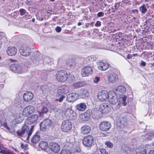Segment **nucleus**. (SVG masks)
Here are the masks:
<instances>
[{
  "instance_id": "obj_1",
  "label": "nucleus",
  "mask_w": 154,
  "mask_h": 154,
  "mask_svg": "<svg viewBox=\"0 0 154 154\" xmlns=\"http://www.w3.org/2000/svg\"><path fill=\"white\" fill-rule=\"evenodd\" d=\"M34 127V125L31 126L30 129H29V126L24 125L22 128L21 131L17 132V134L20 136L26 137V139L28 140L33 131Z\"/></svg>"
},
{
  "instance_id": "obj_2",
  "label": "nucleus",
  "mask_w": 154,
  "mask_h": 154,
  "mask_svg": "<svg viewBox=\"0 0 154 154\" xmlns=\"http://www.w3.org/2000/svg\"><path fill=\"white\" fill-rule=\"evenodd\" d=\"M68 77V73L64 70H60L57 72L56 74V78L60 82H65Z\"/></svg>"
},
{
  "instance_id": "obj_3",
  "label": "nucleus",
  "mask_w": 154,
  "mask_h": 154,
  "mask_svg": "<svg viewBox=\"0 0 154 154\" xmlns=\"http://www.w3.org/2000/svg\"><path fill=\"white\" fill-rule=\"evenodd\" d=\"M23 66L17 64H12L10 66V69L15 73L21 74L24 72Z\"/></svg>"
},
{
  "instance_id": "obj_4",
  "label": "nucleus",
  "mask_w": 154,
  "mask_h": 154,
  "mask_svg": "<svg viewBox=\"0 0 154 154\" xmlns=\"http://www.w3.org/2000/svg\"><path fill=\"white\" fill-rule=\"evenodd\" d=\"M65 117L70 120L75 119L77 117V115L75 112L71 109H67L63 112Z\"/></svg>"
},
{
  "instance_id": "obj_5",
  "label": "nucleus",
  "mask_w": 154,
  "mask_h": 154,
  "mask_svg": "<svg viewBox=\"0 0 154 154\" xmlns=\"http://www.w3.org/2000/svg\"><path fill=\"white\" fill-rule=\"evenodd\" d=\"M19 51L21 55L25 57L29 56L31 52L30 48L26 45H22L20 47Z\"/></svg>"
},
{
  "instance_id": "obj_6",
  "label": "nucleus",
  "mask_w": 154,
  "mask_h": 154,
  "mask_svg": "<svg viewBox=\"0 0 154 154\" xmlns=\"http://www.w3.org/2000/svg\"><path fill=\"white\" fill-rule=\"evenodd\" d=\"M94 138L91 135H88L85 137L82 141V143L86 147H91L93 142Z\"/></svg>"
},
{
  "instance_id": "obj_7",
  "label": "nucleus",
  "mask_w": 154,
  "mask_h": 154,
  "mask_svg": "<svg viewBox=\"0 0 154 154\" xmlns=\"http://www.w3.org/2000/svg\"><path fill=\"white\" fill-rule=\"evenodd\" d=\"M72 125L70 122L68 120L63 121L61 125V129L63 131L67 132L70 131L72 128Z\"/></svg>"
},
{
  "instance_id": "obj_8",
  "label": "nucleus",
  "mask_w": 154,
  "mask_h": 154,
  "mask_svg": "<svg viewBox=\"0 0 154 154\" xmlns=\"http://www.w3.org/2000/svg\"><path fill=\"white\" fill-rule=\"evenodd\" d=\"M34 107L29 105L25 107L23 109L22 115L24 117H27L32 114L34 111Z\"/></svg>"
},
{
  "instance_id": "obj_9",
  "label": "nucleus",
  "mask_w": 154,
  "mask_h": 154,
  "mask_svg": "<svg viewBox=\"0 0 154 154\" xmlns=\"http://www.w3.org/2000/svg\"><path fill=\"white\" fill-rule=\"evenodd\" d=\"M109 93L105 90L100 91L97 95L98 98L102 101H104L108 99L109 97Z\"/></svg>"
},
{
  "instance_id": "obj_10",
  "label": "nucleus",
  "mask_w": 154,
  "mask_h": 154,
  "mask_svg": "<svg viewBox=\"0 0 154 154\" xmlns=\"http://www.w3.org/2000/svg\"><path fill=\"white\" fill-rule=\"evenodd\" d=\"M127 119L123 117H120L117 120V125L118 128H124L127 125Z\"/></svg>"
},
{
  "instance_id": "obj_11",
  "label": "nucleus",
  "mask_w": 154,
  "mask_h": 154,
  "mask_svg": "<svg viewBox=\"0 0 154 154\" xmlns=\"http://www.w3.org/2000/svg\"><path fill=\"white\" fill-rule=\"evenodd\" d=\"M100 129L103 131H108L111 127V124L108 122L103 121L101 122L99 125Z\"/></svg>"
},
{
  "instance_id": "obj_12",
  "label": "nucleus",
  "mask_w": 154,
  "mask_h": 154,
  "mask_svg": "<svg viewBox=\"0 0 154 154\" xmlns=\"http://www.w3.org/2000/svg\"><path fill=\"white\" fill-rule=\"evenodd\" d=\"M99 110L102 113H107L111 110V108L107 103H103L100 105Z\"/></svg>"
},
{
  "instance_id": "obj_13",
  "label": "nucleus",
  "mask_w": 154,
  "mask_h": 154,
  "mask_svg": "<svg viewBox=\"0 0 154 154\" xmlns=\"http://www.w3.org/2000/svg\"><path fill=\"white\" fill-rule=\"evenodd\" d=\"M110 65L107 61H103L99 62L98 67L99 69L101 71H105L109 67Z\"/></svg>"
},
{
  "instance_id": "obj_14",
  "label": "nucleus",
  "mask_w": 154,
  "mask_h": 154,
  "mask_svg": "<svg viewBox=\"0 0 154 154\" xmlns=\"http://www.w3.org/2000/svg\"><path fill=\"white\" fill-rule=\"evenodd\" d=\"M109 102L112 104H115L117 102L118 99L117 95L114 91L110 92L108 98Z\"/></svg>"
},
{
  "instance_id": "obj_15",
  "label": "nucleus",
  "mask_w": 154,
  "mask_h": 154,
  "mask_svg": "<svg viewBox=\"0 0 154 154\" xmlns=\"http://www.w3.org/2000/svg\"><path fill=\"white\" fill-rule=\"evenodd\" d=\"M51 121L50 119H46L43 120L40 125L41 129L44 130L48 128L51 126Z\"/></svg>"
},
{
  "instance_id": "obj_16",
  "label": "nucleus",
  "mask_w": 154,
  "mask_h": 154,
  "mask_svg": "<svg viewBox=\"0 0 154 154\" xmlns=\"http://www.w3.org/2000/svg\"><path fill=\"white\" fill-rule=\"evenodd\" d=\"M107 79L109 83H114L118 80V76L116 73L112 72L108 75Z\"/></svg>"
},
{
  "instance_id": "obj_17",
  "label": "nucleus",
  "mask_w": 154,
  "mask_h": 154,
  "mask_svg": "<svg viewBox=\"0 0 154 154\" xmlns=\"http://www.w3.org/2000/svg\"><path fill=\"white\" fill-rule=\"evenodd\" d=\"M92 73V69L91 67L86 66L83 68L81 71V74L82 76H88Z\"/></svg>"
},
{
  "instance_id": "obj_18",
  "label": "nucleus",
  "mask_w": 154,
  "mask_h": 154,
  "mask_svg": "<svg viewBox=\"0 0 154 154\" xmlns=\"http://www.w3.org/2000/svg\"><path fill=\"white\" fill-rule=\"evenodd\" d=\"M34 95L31 92L27 91L23 94V100L26 102L31 101L33 98Z\"/></svg>"
},
{
  "instance_id": "obj_19",
  "label": "nucleus",
  "mask_w": 154,
  "mask_h": 154,
  "mask_svg": "<svg viewBox=\"0 0 154 154\" xmlns=\"http://www.w3.org/2000/svg\"><path fill=\"white\" fill-rule=\"evenodd\" d=\"M38 119V116L34 114L27 118L26 123L27 124H31L35 123Z\"/></svg>"
},
{
  "instance_id": "obj_20",
  "label": "nucleus",
  "mask_w": 154,
  "mask_h": 154,
  "mask_svg": "<svg viewBox=\"0 0 154 154\" xmlns=\"http://www.w3.org/2000/svg\"><path fill=\"white\" fill-rule=\"evenodd\" d=\"M79 95L76 93H72L69 94L66 98L67 100L69 102H73L77 100Z\"/></svg>"
},
{
  "instance_id": "obj_21",
  "label": "nucleus",
  "mask_w": 154,
  "mask_h": 154,
  "mask_svg": "<svg viewBox=\"0 0 154 154\" xmlns=\"http://www.w3.org/2000/svg\"><path fill=\"white\" fill-rule=\"evenodd\" d=\"M49 148L54 152H58L60 149V147L59 145L55 143H50Z\"/></svg>"
},
{
  "instance_id": "obj_22",
  "label": "nucleus",
  "mask_w": 154,
  "mask_h": 154,
  "mask_svg": "<svg viewBox=\"0 0 154 154\" xmlns=\"http://www.w3.org/2000/svg\"><path fill=\"white\" fill-rule=\"evenodd\" d=\"M81 133L83 135L89 134L91 131V127L88 125H85L81 128Z\"/></svg>"
},
{
  "instance_id": "obj_23",
  "label": "nucleus",
  "mask_w": 154,
  "mask_h": 154,
  "mask_svg": "<svg viewBox=\"0 0 154 154\" xmlns=\"http://www.w3.org/2000/svg\"><path fill=\"white\" fill-rule=\"evenodd\" d=\"M69 91V88L66 85H63L58 87L57 93L59 94H66Z\"/></svg>"
},
{
  "instance_id": "obj_24",
  "label": "nucleus",
  "mask_w": 154,
  "mask_h": 154,
  "mask_svg": "<svg viewBox=\"0 0 154 154\" xmlns=\"http://www.w3.org/2000/svg\"><path fill=\"white\" fill-rule=\"evenodd\" d=\"M6 52L9 56H14L17 53V49L13 46L9 47L7 48Z\"/></svg>"
},
{
  "instance_id": "obj_25",
  "label": "nucleus",
  "mask_w": 154,
  "mask_h": 154,
  "mask_svg": "<svg viewBox=\"0 0 154 154\" xmlns=\"http://www.w3.org/2000/svg\"><path fill=\"white\" fill-rule=\"evenodd\" d=\"M21 114L19 112H12L11 115V118L17 122H19L21 118Z\"/></svg>"
},
{
  "instance_id": "obj_26",
  "label": "nucleus",
  "mask_w": 154,
  "mask_h": 154,
  "mask_svg": "<svg viewBox=\"0 0 154 154\" xmlns=\"http://www.w3.org/2000/svg\"><path fill=\"white\" fill-rule=\"evenodd\" d=\"M90 117V113L89 112H85L84 113L81 114L80 116L81 119L83 121L88 120Z\"/></svg>"
},
{
  "instance_id": "obj_27",
  "label": "nucleus",
  "mask_w": 154,
  "mask_h": 154,
  "mask_svg": "<svg viewBox=\"0 0 154 154\" xmlns=\"http://www.w3.org/2000/svg\"><path fill=\"white\" fill-rule=\"evenodd\" d=\"M0 153L3 154H12L13 152L5 147L0 146Z\"/></svg>"
},
{
  "instance_id": "obj_28",
  "label": "nucleus",
  "mask_w": 154,
  "mask_h": 154,
  "mask_svg": "<svg viewBox=\"0 0 154 154\" xmlns=\"http://www.w3.org/2000/svg\"><path fill=\"white\" fill-rule=\"evenodd\" d=\"M153 136H154V131H152L146 134L144 136H143V137H145V138L143 137L144 140H151Z\"/></svg>"
},
{
  "instance_id": "obj_29",
  "label": "nucleus",
  "mask_w": 154,
  "mask_h": 154,
  "mask_svg": "<svg viewBox=\"0 0 154 154\" xmlns=\"http://www.w3.org/2000/svg\"><path fill=\"white\" fill-rule=\"evenodd\" d=\"M76 107L79 110L83 111L86 109V106L85 103H81L77 105L76 106Z\"/></svg>"
},
{
  "instance_id": "obj_30",
  "label": "nucleus",
  "mask_w": 154,
  "mask_h": 154,
  "mask_svg": "<svg viewBox=\"0 0 154 154\" xmlns=\"http://www.w3.org/2000/svg\"><path fill=\"white\" fill-rule=\"evenodd\" d=\"M39 146L42 149L46 150L48 148V144L47 143L44 141H41L39 143Z\"/></svg>"
},
{
  "instance_id": "obj_31",
  "label": "nucleus",
  "mask_w": 154,
  "mask_h": 154,
  "mask_svg": "<svg viewBox=\"0 0 154 154\" xmlns=\"http://www.w3.org/2000/svg\"><path fill=\"white\" fill-rule=\"evenodd\" d=\"M136 151L137 154H146V149L143 148H137Z\"/></svg>"
},
{
  "instance_id": "obj_32",
  "label": "nucleus",
  "mask_w": 154,
  "mask_h": 154,
  "mask_svg": "<svg viewBox=\"0 0 154 154\" xmlns=\"http://www.w3.org/2000/svg\"><path fill=\"white\" fill-rule=\"evenodd\" d=\"M41 90L44 94H48L50 93V89L48 87L47 85H43L41 88Z\"/></svg>"
},
{
  "instance_id": "obj_33",
  "label": "nucleus",
  "mask_w": 154,
  "mask_h": 154,
  "mask_svg": "<svg viewBox=\"0 0 154 154\" xmlns=\"http://www.w3.org/2000/svg\"><path fill=\"white\" fill-rule=\"evenodd\" d=\"M89 93L86 90H82L80 96L82 98H85L89 96Z\"/></svg>"
},
{
  "instance_id": "obj_34",
  "label": "nucleus",
  "mask_w": 154,
  "mask_h": 154,
  "mask_svg": "<svg viewBox=\"0 0 154 154\" xmlns=\"http://www.w3.org/2000/svg\"><path fill=\"white\" fill-rule=\"evenodd\" d=\"M66 64L70 67H74L75 64V61L71 59L68 60L66 61Z\"/></svg>"
},
{
  "instance_id": "obj_35",
  "label": "nucleus",
  "mask_w": 154,
  "mask_h": 154,
  "mask_svg": "<svg viewBox=\"0 0 154 154\" xmlns=\"http://www.w3.org/2000/svg\"><path fill=\"white\" fill-rule=\"evenodd\" d=\"M40 139L39 136L37 135H35L31 139V141L33 143H36L38 142Z\"/></svg>"
},
{
  "instance_id": "obj_36",
  "label": "nucleus",
  "mask_w": 154,
  "mask_h": 154,
  "mask_svg": "<svg viewBox=\"0 0 154 154\" xmlns=\"http://www.w3.org/2000/svg\"><path fill=\"white\" fill-rule=\"evenodd\" d=\"M48 111L47 108L45 107H43L39 112L40 116L41 117L43 116V113H46Z\"/></svg>"
},
{
  "instance_id": "obj_37",
  "label": "nucleus",
  "mask_w": 154,
  "mask_h": 154,
  "mask_svg": "<svg viewBox=\"0 0 154 154\" xmlns=\"http://www.w3.org/2000/svg\"><path fill=\"white\" fill-rule=\"evenodd\" d=\"M81 149L79 146L77 145L75 146L73 150V152H72V154H77L81 152Z\"/></svg>"
},
{
  "instance_id": "obj_38",
  "label": "nucleus",
  "mask_w": 154,
  "mask_h": 154,
  "mask_svg": "<svg viewBox=\"0 0 154 154\" xmlns=\"http://www.w3.org/2000/svg\"><path fill=\"white\" fill-rule=\"evenodd\" d=\"M125 88L124 86L122 85L118 86L116 89V91L122 93H124L125 92Z\"/></svg>"
},
{
  "instance_id": "obj_39",
  "label": "nucleus",
  "mask_w": 154,
  "mask_h": 154,
  "mask_svg": "<svg viewBox=\"0 0 154 154\" xmlns=\"http://www.w3.org/2000/svg\"><path fill=\"white\" fill-rule=\"evenodd\" d=\"M139 10L143 14H145L147 11V9L144 4L140 7Z\"/></svg>"
},
{
  "instance_id": "obj_40",
  "label": "nucleus",
  "mask_w": 154,
  "mask_h": 154,
  "mask_svg": "<svg viewBox=\"0 0 154 154\" xmlns=\"http://www.w3.org/2000/svg\"><path fill=\"white\" fill-rule=\"evenodd\" d=\"M73 86L75 88L80 87L82 86V83L80 82H77L73 84Z\"/></svg>"
},
{
  "instance_id": "obj_41",
  "label": "nucleus",
  "mask_w": 154,
  "mask_h": 154,
  "mask_svg": "<svg viewBox=\"0 0 154 154\" xmlns=\"http://www.w3.org/2000/svg\"><path fill=\"white\" fill-rule=\"evenodd\" d=\"M72 153L68 150L63 149L61 151L60 154H72Z\"/></svg>"
},
{
  "instance_id": "obj_42",
  "label": "nucleus",
  "mask_w": 154,
  "mask_h": 154,
  "mask_svg": "<svg viewBox=\"0 0 154 154\" xmlns=\"http://www.w3.org/2000/svg\"><path fill=\"white\" fill-rule=\"evenodd\" d=\"M121 98L122 99V101L123 102V104L124 106H125L127 104V103L125 102L126 99L127 98V96L125 95H123L121 97Z\"/></svg>"
},
{
  "instance_id": "obj_43",
  "label": "nucleus",
  "mask_w": 154,
  "mask_h": 154,
  "mask_svg": "<svg viewBox=\"0 0 154 154\" xmlns=\"http://www.w3.org/2000/svg\"><path fill=\"white\" fill-rule=\"evenodd\" d=\"M105 144L109 148H111L113 146V144L109 141L106 142Z\"/></svg>"
},
{
  "instance_id": "obj_44",
  "label": "nucleus",
  "mask_w": 154,
  "mask_h": 154,
  "mask_svg": "<svg viewBox=\"0 0 154 154\" xmlns=\"http://www.w3.org/2000/svg\"><path fill=\"white\" fill-rule=\"evenodd\" d=\"M6 128L12 134H13L15 132V130H14V128L13 127H11L10 128L9 127L7 126L6 127Z\"/></svg>"
},
{
  "instance_id": "obj_45",
  "label": "nucleus",
  "mask_w": 154,
  "mask_h": 154,
  "mask_svg": "<svg viewBox=\"0 0 154 154\" xmlns=\"http://www.w3.org/2000/svg\"><path fill=\"white\" fill-rule=\"evenodd\" d=\"M65 96L64 95H62L59 98V99H56L55 101H59V102H62L63 99L65 98Z\"/></svg>"
},
{
  "instance_id": "obj_46",
  "label": "nucleus",
  "mask_w": 154,
  "mask_h": 154,
  "mask_svg": "<svg viewBox=\"0 0 154 154\" xmlns=\"http://www.w3.org/2000/svg\"><path fill=\"white\" fill-rule=\"evenodd\" d=\"M119 6V4L118 3H116L115 4V5L113 7L115 9H114L112 11V12H115L117 11V10L118 9V7Z\"/></svg>"
},
{
  "instance_id": "obj_47",
  "label": "nucleus",
  "mask_w": 154,
  "mask_h": 154,
  "mask_svg": "<svg viewBox=\"0 0 154 154\" xmlns=\"http://www.w3.org/2000/svg\"><path fill=\"white\" fill-rule=\"evenodd\" d=\"M99 150L102 154H108L107 152L103 148H101Z\"/></svg>"
},
{
  "instance_id": "obj_48",
  "label": "nucleus",
  "mask_w": 154,
  "mask_h": 154,
  "mask_svg": "<svg viewBox=\"0 0 154 154\" xmlns=\"http://www.w3.org/2000/svg\"><path fill=\"white\" fill-rule=\"evenodd\" d=\"M4 37V34L2 33H0V48L1 47L2 44V39Z\"/></svg>"
},
{
  "instance_id": "obj_49",
  "label": "nucleus",
  "mask_w": 154,
  "mask_h": 154,
  "mask_svg": "<svg viewBox=\"0 0 154 154\" xmlns=\"http://www.w3.org/2000/svg\"><path fill=\"white\" fill-rule=\"evenodd\" d=\"M19 12L20 13V15L21 16L24 15L26 12V11L23 9H20L19 10Z\"/></svg>"
},
{
  "instance_id": "obj_50",
  "label": "nucleus",
  "mask_w": 154,
  "mask_h": 154,
  "mask_svg": "<svg viewBox=\"0 0 154 154\" xmlns=\"http://www.w3.org/2000/svg\"><path fill=\"white\" fill-rule=\"evenodd\" d=\"M129 150V148L128 147L125 146L123 147V151L125 153H127L128 152Z\"/></svg>"
},
{
  "instance_id": "obj_51",
  "label": "nucleus",
  "mask_w": 154,
  "mask_h": 154,
  "mask_svg": "<svg viewBox=\"0 0 154 154\" xmlns=\"http://www.w3.org/2000/svg\"><path fill=\"white\" fill-rule=\"evenodd\" d=\"M100 78L98 77H96L94 79L93 82L94 83H97L100 81Z\"/></svg>"
},
{
  "instance_id": "obj_52",
  "label": "nucleus",
  "mask_w": 154,
  "mask_h": 154,
  "mask_svg": "<svg viewBox=\"0 0 154 154\" xmlns=\"http://www.w3.org/2000/svg\"><path fill=\"white\" fill-rule=\"evenodd\" d=\"M104 13L102 12H99L97 14V16L99 17H103L104 16Z\"/></svg>"
},
{
  "instance_id": "obj_53",
  "label": "nucleus",
  "mask_w": 154,
  "mask_h": 154,
  "mask_svg": "<svg viewBox=\"0 0 154 154\" xmlns=\"http://www.w3.org/2000/svg\"><path fill=\"white\" fill-rule=\"evenodd\" d=\"M75 80V78L73 75H71L70 78H69V82H71Z\"/></svg>"
},
{
  "instance_id": "obj_54",
  "label": "nucleus",
  "mask_w": 154,
  "mask_h": 154,
  "mask_svg": "<svg viewBox=\"0 0 154 154\" xmlns=\"http://www.w3.org/2000/svg\"><path fill=\"white\" fill-rule=\"evenodd\" d=\"M95 25L96 27H100L101 25V23L100 21H97Z\"/></svg>"
},
{
  "instance_id": "obj_55",
  "label": "nucleus",
  "mask_w": 154,
  "mask_h": 154,
  "mask_svg": "<svg viewBox=\"0 0 154 154\" xmlns=\"http://www.w3.org/2000/svg\"><path fill=\"white\" fill-rule=\"evenodd\" d=\"M55 30L57 32H60L61 30V28L59 26H57L56 28H55Z\"/></svg>"
},
{
  "instance_id": "obj_56",
  "label": "nucleus",
  "mask_w": 154,
  "mask_h": 154,
  "mask_svg": "<svg viewBox=\"0 0 154 154\" xmlns=\"http://www.w3.org/2000/svg\"><path fill=\"white\" fill-rule=\"evenodd\" d=\"M148 154H154V150H150L148 152Z\"/></svg>"
},
{
  "instance_id": "obj_57",
  "label": "nucleus",
  "mask_w": 154,
  "mask_h": 154,
  "mask_svg": "<svg viewBox=\"0 0 154 154\" xmlns=\"http://www.w3.org/2000/svg\"><path fill=\"white\" fill-rule=\"evenodd\" d=\"M140 64L143 66H145L146 65V63L142 61Z\"/></svg>"
},
{
  "instance_id": "obj_58",
  "label": "nucleus",
  "mask_w": 154,
  "mask_h": 154,
  "mask_svg": "<svg viewBox=\"0 0 154 154\" xmlns=\"http://www.w3.org/2000/svg\"><path fill=\"white\" fill-rule=\"evenodd\" d=\"M151 147V146L149 145H146L145 146V148H148L149 149H150V148Z\"/></svg>"
},
{
  "instance_id": "obj_59",
  "label": "nucleus",
  "mask_w": 154,
  "mask_h": 154,
  "mask_svg": "<svg viewBox=\"0 0 154 154\" xmlns=\"http://www.w3.org/2000/svg\"><path fill=\"white\" fill-rule=\"evenodd\" d=\"M105 1L106 2L110 3V2H112V0H105Z\"/></svg>"
},
{
  "instance_id": "obj_60",
  "label": "nucleus",
  "mask_w": 154,
  "mask_h": 154,
  "mask_svg": "<svg viewBox=\"0 0 154 154\" xmlns=\"http://www.w3.org/2000/svg\"><path fill=\"white\" fill-rule=\"evenodd\" d=\"M114 9H115L114 8V7H112V8H111V9H109V11H111H111H112Z\"/></svg>"
},
{
  "instance_id": "obj_61",
  "label": "nucleus",
  "mask_w": 154,
  "mask_h": 154,
  "mask_svg": "<svg viewBox=\"0 0 154 154\" xmlns=\"http://www.w3.org/2000/svg\"><path fill=\"white\" fill-rule=\"evenodd\" d=\"M24 146H25L23 144H21V147L22 149L24 148Z\"/></svg>"
},
{
  "instance_id": "obj_62",
  "label": "nucleus",
  "mask_w": 154,
  "mask_h": 154,
  "mask_svg": "<svg viewBox=\"0 0 154 154\" xmlns=\"http://www.w3.org/2000/svg\"><path fill=\"white\" fill-rule=\"evenodd\" d=\"M82 24V23H81V22H79L78 23V25L79 26H80Z\"/></svg>"
},
{
  "instance_id": "obj_63",
  "label": "nucleus",
  "mask_w": 154,
  "mask_h": 154,
  "mask_svg": "<svg viewBox=\"0 0 154 154\" xmlns=\"http://www.w3.org/2000/svg\"><path fill=\"white\" fill-rule=\"evenodd\" d=\"M89 24H86L85 26L86 27H88Z\"/></svg>"
},
{
  "instance_id": "obj_64",
  "label": "nucleus",
  "mask_w": 154,
  "mask_h": 154,
  "mask_svg": "<svg viewBox=\"0 0 154 154\" xmlns=\"http://www.w3.org/2000/svg\"><path fill=\"white\" fill-rule=\"evenodd\" d=\"M32 21L33 22H34L35 21V19L33 18L32 19Z\"/></svg>"
}]
</instances>
